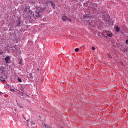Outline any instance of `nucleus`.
I'll return each mask as SVG.
<instances>
[{"instance_id":"f257e3e1","label":"nucleus","mask_w":128,"mask_h":128,"mask_svg":"<svg viewBox=\"0 0 128 128\" xmlns=\"http://www.w3.org/2000/svg\"><path fill=\"white\" fill-rule=\"evenodd\" d=\"M44 10H46V8H38L36 10V13L35 15L32 11L29 10L28 12V17L30 18H34V20L39 18H40V16H42V12H44Z\"/></svg>"},{"instance_id":"f03ea898","label":"nucleus","mask_w":128,"mask_h":128,"mask_svg":"<svg viewBox=\"0 0 128 128\" xmlns=\"http://www.w3.org/2000/svg\"><path fill=\"white\" fill-rule=\"evenodd\" d=\"M84 18V20L86 22H92V16H90L89 14H86V15H84L83 16Z\"/></svg>"},{"instance_id":"7ed1b4c3","label":"nucleus","mask_w":128,"mask_h":128,"mask_svg":"<svg viewBox=\"0 0 128 128\" xmlns=\"http://www.w3.org/2000/svg\"><path fill=\"white\" fill-rule=\"evenodd\" d=\"M110 16H108V14H106L104 16V20L105 22H108L110 20Z\"/></svg>"},{"instance_id":"20e7f679","label":"nucleus","mask_w":128,"mask_h":128,"mask_svg":"<svg viewBox=\"0 0 128 128\" xmlns=\"http://www.w3.org/2000/svg\"><path fill=\"white\" fill-rule=\"evenodd\" d=\"M10 60V56H6L5 58V62H6V64L8 63V61Z\"/></svg>"},{"instance_id":"39448f33","label":"nucleus","mask_w":128,"mask_h":128,"mask_svg":"<svg viewBox=\"0 0 128 128\" xmlns=\"http://www.w3.org/2000/svg\"><path fill=\"white\" fill-rule=\"evenodd\" d=\"M106 36H109V38H112V32H106Z\"/></svg>"},{"instance_id":"423d86ee","label":"nucleus","mask_w":128,"mask_h":128,"mask_svg":"<svg viewBox=\"0 0 128 128\" xmlns=\"http://www.w3.org/2000/svg\"><path fill=\"white\" fill-rule=\"evenodd\" d=\"M116 30L117 32H120V28L118 26L116 27Z\"/></svg>"},{"instance_id":"0eeeda50","label":"nucleus","mask_w":128,"mask_h":128,"mask_svg":"<svg viewBox=\"0 0 128 128\" xmlns=\"http://www.w3.org/2000/svg\"><path fill=\"white\" fill-rule=\"evenodd\" d=\"M30 125L33 126H34V124H36V123H34V122L33 120L32 121H30Z\"/></svg>"},{"instance_id":"6e6552de","label":"nucleus","mask_w":128,"mask_h":128,"mask_svg":"<svg viewBox=\"0 0 128 128\" xmlns=\"http://www.w3.org/2000/svg\"><path fill=\"white\" fill-rule=\"evenodd\" d=\"M50 4L52 6H53L54 8V2H50Z\"/></svg>"},{"instance_id":"1a4fd4ad","label":"nucleus","mask_w":128,"mask_h":128,"mask_svg":"<svg viewBox=\"0 0 128 128\" xmlns=\"http://www.w3.org/2000/svg\"><path fill=\"white\" fill-rule=\"evenodd\" d=\"M68 20V18H66V16H62V20L66 21Z\"/></svg>"},{"instance_id":"9d476101","label":"nucleus","mask_w":128,"mask_h":128,"mask_svg":"<svg viewBox=\"0 0 128 128\" xmlns=\"http://www.w3.org/2000/svg\"><path fill=\"white\" fill-rule=\"evenodd\" d=\"M0 80H1L2 82H4V78L2 76H0Z\"/></svg>"},{"instance_id":"9b49d317","label":"nucleus","mask_w":128,"mask_h":128,"mask_svg":"<svg viewBox=\"0 0 128 128\" xmlns=\"http://www.w3.org/2000/svg\"><path fill=\"white\" fill-rule=\"evenodd\" d=\"M27 11H28V7H25V8H24V12H26Z\"/></svg>"},{"instance_id":"f8f14e48","label":"nucleus","mask_w":128,"mask_h":128,"mask_svg":"<svg viewBox=\"0 0 128 128\" xmlns=\"http://www.w3.org/2000/svg\"><path fill=\"white\" fill-rule=\"evenodd\" d=\"M18 64H22V60H20V62H18Z\"/></svg>"},{"instance_id":"ddd939ff","label":"nucleus","mask_w":128,"mask_h":128,"mask_svg":"<svg viewBox=\"0 0 128 128\" xmlns=\"http://www.w3.org/2000/svg\"><path fill=\"white\" fill-rule=\"evenodd\" d=\"M20 24H21L20 20H19V21L17 23L16 26H20Z\"/></svg>"},{"instance_id":"4468645a","label":"nucleus","mask_w":128,"mask_h":128,"mask_svg":"<svg viewBox=\"0 0 128 128\" xmlns=\"http://www.w3.org/2000/svg\"><path fill=\"white\" fill-rule=\"evenodd\" d=\"M78 50H80V49H79L78 48H76L75 49V52H78Z\"/></svg>"},{"instance_id":"2eb2a0df","label":"nucleus","mask_w":128,"mask_h":128,"mask_svg":"<svg viewBox=\"0 0 128 128\" xmlns=\"http://www.w3.org/2000/svg\"><path fill=\"white\" fill-rule=\"evenodd\" d=\"M4 72V71L2 70H0V74H3Z\"/></svg>"},{"instance_id":"dca6fc26","label":"nucleus","mask_w":128,"mask_h":128,"mask_svg":"<svg viewBox=\"0 0 128 128\" xmlns=\"http://www.w3.org/2000/svg\"><path fill=\"white\" fill-rule=\"evenodd\" d=\"M18 80L19 82H22V79L20 78H18Z\"/></svg>"},{"instance_id":"f3484780","label":"nucleus","mask_w":128,"mask_h":128,"mask_svg":"<svg viewBox=\"0 0 128 128\" xmlns=\"http://www.w3.org/2000/svg\"><path fill=\"white\" fill-rule=\"evenodd\" d=\"M10 90L11 91V92H16V91L14 90V89H10Z\"/></svg>"},{"instance_id":"a211bd4d","label":"nucleus","mask_w":128,"mask_h":128,"mask_svg":"<svg viewBox=\"0 0 128 128\" xmlns=\"http://www.w3.org/2000/svg\"><path fill=\"white\" fill-rule=\"evenodd\" d=\"M44 127H45V128H48V125L46 124H44Z\"/></svg>"},{"instance_id":"6ab92c4d","label":"nucleus","mask_w":128,"mask_h":128,"mask_svg":"<svg viewBox=\"0 0 128 128\" xmlns=\"http://www.w3.org/2000/svg\"><path fill=\"white\" fill-rule=\"evenodd\" d=\"M92 50H96V48H94V47H92Z\"/></svg>"},{"instance_id":"aec40b11","label":"nucleus","mask_w":128,"mask_h":128,"mask_svg":"<svg viewBox=\"0 0 128 128\" xmlns=\"http://www.w3.org/2000/svg\"><path fill=\"white\" fill-rule=\"evenodd\" d=\"M4 54V52H0V56H2V54Z\"/></svg>"},{"instance_id":"412c9836","label":"nucleus","mask_w":128,"mask_h":128,"mask_svg":"<svg viewBox=\"0 0 128 128\" xmlns=\"http://www.w3.org/2000/svg\"><path fill=\"white\" fill-rule=\"evenodd\" d=\"M126 44H128V40H126Z\"/></svg>"},{"instance_id":"4be33fe9","label":"nucleus","mask_w":128,"mask_h":128,"mask_svg":"<svg viewBox=\"0 0 128 128\" xmlns=\"http://www.w3.org/2000/svg\"><path fill=\"white\" fill-rule=\"evenodd\" d=\"M68 22H72V20L70 19H68Z\"/></svg>"},{"instance_id":"5701e85b","label":"nucleus","mask_w":128,"mask_h":128,"mask_svg":"<svg viewBox=\"0 0 128 128\" xmlns=\"http://www.w3.org/2000/svg\"><path fill=\"white\" fill-rule=\"evenodd\" d=\"M20 108H22V106H20Z\"/></svg>"},{"instance_id":"b1692460","label":"nucleus","mask_w":128,"mask_h":128,"mask_svg":"<svg viewBox=\"0 0 128 128\" xmlns=\"http://www.w3.org/2000/svg\"><path fill=\"white\" fill-rule=\"evenodd\" d=\"M22 90H24V88L22 87H21Z\"/></svg>"},{"instance_id":"393cba45","label":"nucleus","mask_w":128,"mask_h":128,"mask_svg":"<svg viewBox=\"0 0 128 128\" xmlns=\"http://www.w3.org/2000/svg\"><path fill=\"white\" fill-rule=\"evenodd\" d=\"M101 0H98V2H100V1Z\"/></svg>"},{"instance_id":"a878e982","label":"nucleus","mask_w":128,"mask_h":128,"mask_svg":"<svg viewBox=\"0 0 128 128\" xmlns=\"http://www.w3.org/2000/svg\"><path fill=\"white\" fill-rule=\"evenodd\" d=\"M108 56L110 57V55H108Z\"/></svg>"},{"instance_id":"bb28decb","label":"nucleus","mask_w":128,"mask_h":128,"mask_svg":"<svg viewBox=\"0 0 128 128\" xmlns=\"http://www.w3.org/2000/svg\"><path fill=\"white\" fill-rule=\"evenodd\" d=\"M26 122H28V120H27Z\"/></svg>"},{"instance_id":"cd10ccee","label":"nucleus","mask_w":128,"mask_h":128,"mask_svg":"<svg viewBox=\"0 0 128 128\" xmlns=\"http://www.w3.org/2000/svg\"><path fill=\"white\" fill-rule=\"evenodd\" d=\"M3 68V70H4V67H2V68Z\"/></svg>"}]
</instances>
